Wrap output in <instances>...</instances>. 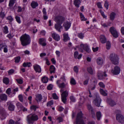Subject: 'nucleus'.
Returning a JSON list of instances; mask_svg holds the SVG:
<instances>
[{"label":"nucleus","mask_w":124,"mask_h":124,"mask_svg":"<svg viewBox=\"0 0 124 124\" xmlns=\"http://www.w3.org/2000/svg\"><path fill=\"white\" fill-rule=\"evenodd\" d=\"M70 83L72 85H75L76 84V81L73 78H71L70 81Z\"/></svg>","instance_id":"nucleus-41"},{"label":"nucleus","mask_w":124,"mask_h":124,"mask_svg":"<svg viewBox=\"0 0 124 124\" xmlns=\"http://www.w3.org/2000/svg\"><path fill=\"white\" fill-rule=\"evenodd\" d=\"M38 119V115L35 114H31L27 117V120L29 124H33L34 121H37Z\"/></svg>","instance_id":"nucleus-3"},{"label":"nucleus","mask_w":124,"mask_h":124,"mask_svg":"<svg viewBox=\"0 0 124 124\" xmlns=\"http://www.w3.org/2000/svg\"><path fill=\"white\" fill-rule=\"evenodd\" d=\"M55 21L57 23L62 24L65 20L64 18L61 16H58L55 18Z\"/></svg>","instance_id":"nucleus-8"},{"label":"nucleus","mask_w":124,"mask_h":124,"mask_svg":"<svg viewBox=\"0 0 124 124\" xmlns=\"http://www.w3.org/2000/svg\"><path fill=\"white\" fill-rule=\"evenodd\" d=\"M96 85L92 84L88 86V89H91L92 90H93L95 89L96 87Z\"/></svg>","instance_id":"nucleus-30"},{"label":"nucleus","mask_w":124,"mask_h":124,"mask_svg":"<svg viewBox=\"0 0 124 124\" xmlns=\"http://www.w3.org/2000/svg\"><path fill=\"white\" fill-rule=\"evenodd\" d=\"M110 31L114 37L116 38L118 37V35L117 32L114 27H112L110 28Z\"/></svg>","instance_id":"nucleus-10"},{"label":"nucleus","mask_w":124,"mask_h":124,"mask_svg":"<svg viewBox=\"0 0 124 124\" xmlns=\"http://www.w3.org/2000/svg\"><path fill=\"white\" fill-rule=\"evenodd\" d=\"M63 36L64 38L63 40L64 42H66L69 40L70 39L67 34H64Z\"/></svg>","instance_id":"nucleus-25"},{"label":"nucleus","mask_w":124,"mask_h":124,"mask_svg":"<svg viewBox=\"0 0 124 124\" xmlns=\"http://www.w3.org/2000/svg\"><path fill=\"white\" fill-rule=\"evenodd\" d=\"M70 99L73 102H74L75 101V99L74 97L73 96H70Z\"/></svg>","instance_id":"nucleus-63"},{"label":"nucleus","mask_w":124,"mask_h":124,"mask_svg":"<svg viewBox=\"0 0 124 124\" xmlns=\"http://www.w3.org/2000/svg\"><path fill=\"white\" fill-rule=\"evenodd\" d=\"M31 6L33 8H35L36 7L38 6V4L37 2L33 1L31 4Z\"/></svg>","instance_id":"nucleus-28"},{"label":"nucleus","mask_w":124,"mask_h":124,"mask_svg":"<svg viewBox=\"0 0 124 124\" xmlns=\"http://www.w3.org/2000/svg\"><path fill=\"white\" fill-rule=\"evenodd\" d=\"M21 44L23 46L29 44L31 42V38L29 36L25 34L23 35L20 38Z\"/></svg>","instance_id":"nucleus-1"},{"label":"nucleus","mask_w":124,"mask_h":124,"mask_svg":"<svg viewBox=\"0 0 124 124\" xmlns=\"http://www.w3.org/2000/svg\"><path fill=\"white\" fill-rule=\"evenodd\" d=\"M87 70L88 72L91 75H92L93 74V70L91 67L87 68Z\"/></svg>","instance_id":"nucleus-27"},{"label":"nucleus","mask_w":124,"mask_h":124,"mask_svg":"<svg viewBox=\"0 0 124 124\" xmlns=\"http://www.w3.org/2000/svg\"><path fill=\"white\" fill-rule=\"evenodd\" d=\"M80 16L81 18V20L82 21H86L87 20L86 18H85L84 16L81 13H80Z\"/></svg>","instance_id":"nucleus-40"},{"label":"nucleus","mask_w":124,"mask_h":124,"mask_svg":"<svg viewBox=\"0 0 124 124\" xmlns=\"http://www.w3.org/2000/svg\"><path fill=\"white\" fill-rule=\"evenodd\" d=\"M100 11L103 17L104 18H106L107 16L104 14V12L101 9L100 10Z\"/></svg>","instance_id":"nucleus-50"},{"label":"nucleus","mask_w":124,"mask_h":124,"mask_svg":"<svg viewBox=\"0 0 124 124\" xmlns=\"http://www.w3.org/2000/svg\"><path fill=\"white\" fill-rule=\"evenodd\" d=\"M116 120L119 122L121 124H124V117L121 114H117L116 115Z\"/></svg>","instance_id":"nucleus-7"},{"label":"nucleus","mask_w":124,"mask_h":124,"mask_svg":"<svg viewBox=\"0 0 124 124\" xmlns=\"http://www.w3.org/2000/svg\"><path fill=\"white\" fill-rule=\"evenodd\" d=\"M78 55V53L77 51H76L75 52L74 54V56L75 58H77Z\"/></svg>","instance_id":"nucleus-60"},{"label":"nucleus","mask_w":124,"mask_h":124,"mask_svg":"<svg viewBox=\"0 0 124 124\" xmlns=\"http://www.w3.org/2000/svg\"><path fill=\"white\" fill-rule=\"evenodd\" d=\"M7 96L5 94H0V99L2 101H6L7 99Z\"/></svg>","instance_id":"nucleus-21"},{"label":"nucleus","mask_w":124,"mask_h":124,"mask_svg":"<svg viewBox=\"0 0 124 124\" xmlns=\"http://www.w3.org/2000/svg\"><path fill=\"white\" fill-rule=\"evenodd\" d=\"M16 105L17 107V108L18 109L20 108V110H21L23 108V106L22 104L19 102L17 103Z\"/></svg>","instance_id":"nucleus-32"},{"label":"nucleus","mask_w":124,"mask_h":124,"mask_svg":"<svg viewBox=\"0 0 124 124\" xmlns=\"http://www.w3.org/2000/svg\"><path fill=\"white\" fill-rule=\"evenodd\" d=\"M96 116L97 119L98 120H100L101 116V112H97L96 113Z\"/></svg>","instance_id":"nucleus-35"},{"label":"nucleus","mask_w":124,"mask_h":124,"mask_svg":"<svg viewBox=\"0 0 124 124\" xmlns=\"http://www.w3.org/2000/svg\"><path fill=\"white\" fill-rule=\"evenodd\" d=\"M106 72H104L99 71L97 73V76L99 79L102 80L104 79L107 76V75L106 74Z\"/></svg>","instance_id":"nucleus-6"},{"label":"nucleus","mask_w":124,"mask_h":124,"mask_svg":"<svg viewBox=\"0 0 124 124\" xmlns=\"http://www.w3.org/2000/svg\"><path fill=\"white\" fill-rule=\"evenodd\" d=\"M78 37L81 39H83L84 37V34L82 33H79L78 35Z\"/></svg>","instance_id":"nucleus-53"},{"label":"nucleus","mask_w":124,"mask_h":124,"mask_svg":"<svg viewBox=\"0 0 124 124\" xmlns=\"http://www.w3.org/2000/svg\"><path fill=\"white\" fill-rule=\"evenodd\" d=\"M58 86L60 88H64L65 86V85L64 83H62L59 84L58 85Z\"/></svg>","instance_id":"nucleus-45"},{"label":"nucleus","mask_w":124,"mask_h":124,"mask_svg":"<svg viewBox=\"0 0 124 124\" xmlns=\"http://www.w3.org/2000/svg\"><path fill=\"white\" fill-rule=\"evenodd\" d=\"M36 106H35L33 105L31 107V109H33L35 111L36 110V108H37Z\"/></svg>","instance_id":"nucleus-62"},{"label":"nucleus","mask_w":124,"mask_h":124,"mask_svg":"<svg viewBox=\"0 0 124 124\" xmlns=\"http://www.w3.org/2000/svg\"><path fill=\"white\" fill-rule=\"evenodd\" d=\"M100 92L104 96H106L107 95V93L103 90V89H100Z\"/></svg>","instance_id":"nucleus-37"},{"label":"nucleus","mask_w":124,"mask_h":124,"mask_svg":"<svg viewBox=\"0 0 124 124\" xmlns=\"http://www.w3.org/2000/svg\"><path fill=\"white\" fill-rule=\"evenodd\" d=\"M6 93L9 95L10 94L12 93L11 92V89L10 88H9L7 89L6 91Z\"/></svg>","instance_id":"nucleus-42"},{"label":"nucleus","mask_w":124,"mask_h":124,"mask_svg":"<svg viewBox=\"0 0 124 124\" xmlns=\"http://www.w3.org/2000/svg\"><path fill=\"white\" fill-rule=\"evenodd\" d=\"M53 88V85L52 84H49L47 87V89L48 90H51Z\"/></svg>","instance_id":"nucleus-54"},{"label":"nucleus","mask_w":124,"mask_h":124,"mask_svg":"<svg viewBox=\"0 0 124 124\" xmlns=\"http://www.w3.org/2000/svg\"><path fill=\"white\" fill-rule=\"evenodd\" d=\"M101 100L98 94L95 95V97L93 101V104L96 106L99 107Z\"/></svg>","instance_id":"nucleus-5"},{"label":"nucleus","mask_w":124,"mask_h":124,"mask_svg":"<svg viewBox=\"0 0 124 124\" xmlns=\"http://www.w3.org/2000/svg\"><path fill=\"white\" fill-rule=\"evenodd\" d=\"M48 80L47 77H43L42 79V81L44 83H47Z\"/></svg>","instance_id":"nucleus-39"},{"label":"nucleus","mask_w":124,"mask_h":124,"mask_svg":"<svg viewBox=\"0 0 124 124\" xmlns=\"http://www.w3.org/2000/svg\"><path fill=\"white\" fill-rule=\"evenodd\" d=\"M14 123V121L12 119H11L9 121L8 124H13Z\"/></svg>","instance_id":"nucleus-64"},{"label":"nucleus","mask_w":124,"mask_h":124,"mask_svg":"<svg viewBox=\"0 0 124 124\" xmlns=\"http://www.w3.org/2000/svg\"><path fill=\"white\" fill-rule=\"evenodd\" d=\"M20 56H18L15 58V62L18 63L20 60Z\"/></svg>","instance_id":"nucleus-49"},{"label":"nucleus","mask_w":124,"mask_h":124,"mask_svg":"<svg viewBox=\"0 0 124 124\" xmlns=\"http://www.w3.org/2000/svg\"><path fill=\"white\" fill-rule=\"evenodd\" d=\"M100 86L102 88H104L105 87V85L103 83L101 82H100L99 84Z\"/></svg>","instance_id":"nucleus-56"},{"label":"nucleus","mask_w":124,"mask_h":124,"mask_svg":"<svg viewBox=\"0 0 124 124\" xmlns=\"http://www.w3.org/2000/svg\"><path fill=\"white\" fill-rule=\"evenodd\" d=\"M14 3L13 0H11L9 2V6L10 7H11L13 6Z\"/></svg>","instance_id":"nucleus-47"},{"label":"nucleus","mask_w":124,"mask_h":124,"mask_svg":"<svg viewBox=\"0 0 124 124\" xmlns=\"http://www.w3.org/2000/svg\"><path fill=\"white\" fill-rule=\"evenodd\" d=\"M87 107L88 110L89 111H91L92 113L93 114V109L91 105H90L88 104L87 105Z\"/></svg>","instance_id":"nucleus-38"},{"label":"nucleus","mask_w":124,"mask_h":124,"mask_svg":"<svg viewBox=\"0 0 124 124\" xmlns=\"http://www.w3.org/2000/svg\"><path fill=\"white\" fill-rule=\"evenodd\" d=\"M74 71L76 72L77 73H78V68L77 66H75L73 68Z\"/></svg>","instance_id":"nucleus-61"},{"label":"nucleus","mask_w":124,"mask_h":124,"mask_svg":"<svg viewBox=\"0 0 124 124\" xmlns=\"http://www.w3.org/2000/svg\"><path fill=\"white\" fill-rule=\"evenodd\" d=\"M3 82L6 85L8 84L9 83L8 78H5L3 79Z\"/></svg>","instance_id":"nucleus-33"},{"label":"nucleus","mask_w":124,"mask_h":124,"mask_svg":"<svg viewBox=\"0 0 124 124\" xmlns=\"http://www.w3.org/2000/svg\"><path fill=\"white\" fill-rule=\"evenodd\" d=\"M54 102L53 100H51L48 101L47 103V106H50L51 105L53 104Z\"/></svg>","instance_id":"nucleus-43"},{"label":"nucleus","mask_w":124,"mask_h":124,"mask_svg":"<svg viewBox=\"0 0 124 124\" xmlns=\"http://www.w3.org/2000/svg\"><path fill=\"white\" fill-rule=\"evenodd\" d=\"M108 6L109 4L108 2L107 1H106L104 4V6L107 9H108Z\"/></svg>","instance_id":"nucleus-52"},{"label":"nucleus","mask_w":124,"mask_h":124,"mask_svg":"<svg viewBox=\"0 0 124 124\" xmlns=\"http://www.w3.org/2000/svg\"><path fill=\"white\" fill-rule=\"evenodd\" d=\"M8 104L9 105L8 109L10 111H13L14 109L15 106L11 103H8Z\"/></svg>","instance_id":"nucleus-23"},{"label":"nucleus","mask_w":124,"mask_h":124,"mask_svg":"<svg viewBox=\"0 0 124 124\" xmlns=\"http://www.w3.org/2000/svg\"><path fill=\"white\" fill-rule=\"evenodd\" d=\"M3 31L4 33L5 34H7L8 33V28L6 26H5L3 27Z\"/></svg>","instance_id":"nucleus-34"},{"label":"nucleus","mask_w":124,"mask_h":124,"mask_svg":"<svg viewBox=\"0 0 124 124\" xmlns=\"http://www.w3.org/2000/svg\"><path fill=\"white\" fill-rule=\"evenodd\" d=\"M100 39L102 43H105L107 42V39L104 35H101L100 36Z\"/></svg>","instance_id":"nucleus-19"},{"label":"nucleus","mask_w":124,"mask_h":124,"mask_svg":"<svg viewBox=\"0 0 124 124\" xmlns=\"http://www.w3.org/2000/svg\"><path fill=\"white\" fill-rule=\"evenodd\" d=\"M0 115L3 117L2 119H4L6 117L5 110L1 106H0Z\"/></svg>","instance_id":"nucleus-12"},{"label":"nucleus","mask_w":124,"mask_h":124,"mask_svg":"<svg viewBox=\"0 0 124 124\" xmlns=\"http://www.w3.org/2000/svg\"><path fill=\"white\" fill-rule=\"evenodd\" d=\"M15 18L16 19V20L17 22L19 23H21V21L20 20V17L19 16H17L15 17Z\"/></svg>","instance_id":"nucleus-48"},{"label":"nucleus","mask_w":124,"mask_h":124,"mask_svg":"<svg viewBox=\"0 0 124 124\" xmlns=\"http://www.w3.org/2000/svg\"><path fill=\"white\" fill-rule=\"evenodd\" d=\"M71 23L69 22H67L65 23L63 25L66 31H67L69 28L70 26Z\"/></svg>","instance_id":"nucleus-16"},{"label":"nucleus","mask_w":124,"mask_h":124,"mask_svg":"<svg viewBox=\"0 0 124 124\" xmlns=\"http://www.w3.org/2000/svg\"><path fill=\"white\" fill-rule=\"evenodd\" d=\"M106 46L107 49L109 50L110 49L111 47V44L109 41H108L106 42Z\"/></svg>","instance_id":"nucleus-36"},{"label":"nucleus","mask_w":124,"mask_h":124,"mask_svg":"<svg viewBox=\"0 0 124 124\" xmlns=\"http://www.w3.org/2000/svg\"><path fill=\"white\" fill-rule=\"evenodd\" d=\"M52 96L53 99L55 100H57L58 99V97L56 95V93H54L53 94Z\"/></svg>","instance_id":"nucleus-46"},{"label":"nucleus","mask_w":124,"mask_h":124,"mask_svg":"<svg viewBox=\"0 0 124 124\" xmlns=\"http://www.w3.org/2000/svg\"><path fill=\"white\" fill-rule=\"evenodd\" d=\"M106 101L112 107L113 106L116 104V102L111 98L108 99Z\"/></svg>","instance_id":"nucleus-14"},{"label":"nucleus","mask_w":124,"mask_h":124,"mask_svg":"<svg viewBox=\"0 0 124 124\" xmlns=\"http://www.w3.org/2000/svg\"><path fill=\"white\" fill-rule=\"evenodd\" d=\"M97 62L98 65H102L103 63V60L101 58H99L97 60Z\"/></svg>","instance_id":"nucleus-24"},{"label":"nucleus","mask_w":124,"mask_h":124,"mask_svg":"<svg viewBox=\"0 0 124 124\" xmlns=\"http://www.w3.org/2000/svg\"><path fill=\"white\" fill-rule=\"evenodd\" d=\"M18 98L20 101L21 102H23V99L22 95L21 94L19 95L18 96Z\"/></svg>","instance_id":"nucleus-51"},{"label":"nucleus","mask_w":124,"mask_h":124,"mask_svg":"<svg viewBox=\"0 0 124 124\" xmlns=\"http://www.w3.org/2000/svg\"><path fill=\"white\" fill-rule=\"evenodd\" d=\"M34 69L36 72L40 73L41 72V69L40 66L39 65L36 64L34 66Z\"/></svg>","instance_id":"nucleus-15"},{"label":"nucleus","mask_w":124,"mask_h":124,"mask_svg":"<svg viewBox=\"0 0 124 124\" xmlns=\"http://www.w3.org/2000/svg\"><path fill=\"white\" fill-rule=\"evenodd\" d=\"M14 70L12 69H11L8 71V73L9 75L12 74L14 72Z\"/></svg>","instance_id":"nucleus-44"},{"label":"nucleus","mask_w":124,"mask_h":124,"mask_svg":"<svg viewBox=\"0 0 124 124\" xmlns=\"http://www.w3.org/2000/svg\"><path fill=\"white\" fill-rule=\"evenodd\" d=\"M80 46L87 52L89 53L90 52V50L87 44L84 45L83 44H81Z\"/></svg>","instance_id":"nucleus-13"},{"label":"nucleus","mask_w":124,"mask_h":124,"mask_svg":"<svg viewBox=\"0 0 124 124\" xmlns=\"http://www.w3.org/2000/svg\"><path fill=\"white\" fill-rule=\"evenodd\" d=\"M120 68L118 66L115 67L114 70H113L111 72L114 74L117 75L119 74L120 72Z\"/></svg>","instance_id":"nucleus-11"},{"label":"nucleus","mask_w":124,"mask_h":124,"mask_svg":"<svg viewBox=\"0 0 124 124\" xmlns=\"http://www.w3.org/2000/svg\"><path fill=\"white\" fill-rule=\"evenodd\" d=\"M54 27L57 30L60 32H61V29H62V27L61 24L57 23L55 24Z\"/></svg>","instance_id":"nucleus-17"},{"label":"nucleus","mask_w":124,"mask_h":124,"mask_svg":"<svg viewBox=\"0 0 124 124\" xmlns=\"http://www.w3.org/2000/svg\"><path fill=\"white\" fill-rule=\"evenodd\" d=\"M73 2L74 4L76 7L77 8L79 7L81 3L80 0H74Z\"/></svg>","instance_id":"nucleus-20"},{"label":"nucleus","mask_w":124,"mask_h":124,"mask_svg":"<svg viewBox=\"0 0 124 124\" xmlns=\"http://www.w3.org/2000/svg\"><path fill=\"white\" fill-rule=\"evenodd\" d=\"M52 36L53 39L56 41H58L60 39V38L59 35L55 33H52Z\"/></svg>","instance_id":"nucleus-18"},{"label":"nucleus","mask_w":124,"mask_h":124,"mask_svg":"<svg viewBox=\"0 0 124 124\" xmlns=\"http://www.w3.org/2000/svg\"><path fill=\"white\" fill-rule=\"evenodd\" d=\"M42 99V96L41 94H38L36 95V100L37 101H40Z\"/></svg>","instance_id":"nucleus-26"},{"label":"nucleus","mask_w":124,"mask_h":124,"mask_svg":"<svg viewBox=\"0 0 124 124\" xmlns=\"http://www.w3.org/2000/svg\"><path fill=\"white\" fill-rule=\"evenodd\" d=\"M16 80L17 82L20 84H21L23 83V80L21 79H16Z\"/></svg>","instance_id":"nucleus-57"},{"label":"nucleus","mask_w":124,"mask_h":124,"mask_svg":"<svg viewBox=\"0 0 124 124\" xmlns=\"http://www.w3.org/2000/svg\"><path fill=\"white\" fill-rule=\"evenodd\" d=\"M55 70V68L53 65H52L50 66L49 70L51 73H54Z\"/></svg>","instance_id":"nucleus-29"},{"label":"nucleus","mask_w":124,"mask_h":124,"mask_svg":"<svg viewBox=\"0 0 124 124\" xmlns=\"http://www.w3.org/2000/svg\"><path fill=\"white\" fill-rule=\"evenodd\" d=\"M76 47L77 48H78V49L80 52H83V50L82 48H80V46H76Z\"/></svg>","instance_id":"nucleus-59"},{"label":"nucleus","mask_w":124,"mask_h":124,"mask_svg":"<svg viewBox=\"0 0 124 124\" xmlns=\"http://www.w3.org/2000/svg\"><path fill=\"white\" fill-rule=\"evenodd\" d=\"M68 95V93L67 90L64 91L61 94L62 101L65 103L66 102V97Z\"/></svg>","instance_id":"nucleus-9"},{"label":"nucleus","mask_w":124,"mask_h":124,"mask_svg":"<svg viewBox=\"0 0 124 124\" xmlns=\"http://www.w3.org/2000/svg\"><path fill=\"white\" fill-rule=\"evenodd\" d=\"M83 115L82 111L78 113L76 119V121L74 122V124L75 123V124H85L83 120V119H85V118L83 116Z\"/></svg>","instance_id":"nucleus-2"},{"label":"nucleus","mask_w":124,"mask_h":124,"mask_svg":"<svg viewBox=\"0 0 124 124\" xmlns=\"http://www.w3.org/2000/svg\"><path fill=\"white\" fill-rule=\"evenodd\" d=\"M116 15V14L115 12H113L111 13L110 15V20L112 21L115 18Z\"/></svg>","instance_id":"nucleus-22"},{"label":"nucleus","mask_w":124,"mask_h":124,"mask_svg":"<svg viewBox=\"0 0 124 124\" xmlns=\"http://www.w3.org/2000/svg\"><path fill=\"white\" fill-rule=\"evenodd\" d=\"M5 16L4 12H1L0 13V17L3 19Z\"/></svg>","instance_id":"nucleus-55"},{"label":"nucleus","mask_w":124,"mask_h":124,"mask_svg":"<svg viewBox=\"0 0 124 124\" xmlns=\"http://www.w3.org/2000/svg\"><path fill=\"white\" fill-rule=\"evenodd\" d=\"M112 63L115 65H117L119 63V59L116 54L115 53L111 54L109 57Z\"/></svg>","instance_id":"nucleus-4"},{"label":"nucleus","mask_w":124,"mask_h":124,"mask_svg":"<svg viewBox=\"0 0 124 124\" xmlns=\"http://www.w3.org/2000/svg\"><path fill=\"white\" fill-rule=\"evenodd\" d=\"M7 19L10 22H11L13 20V18L11 16H8L7 18Z\"/></svg>","instance_id":"nucleus-58"},{"label":"nucleus","mask_w":124,"mask_h":124,"mask_svg":"<svg viewBox=\"0 0 124 124\" xmlns=\"http://www.w3.org/2000/svg\"><path fill=\"white\" fill-rule=\"evenodd\" d=\"M31 64V63L30 62H24L23 65V66L24 67H30V65Z\"/></svg>","instance_id":"nucleus-31"}]
</instances>
